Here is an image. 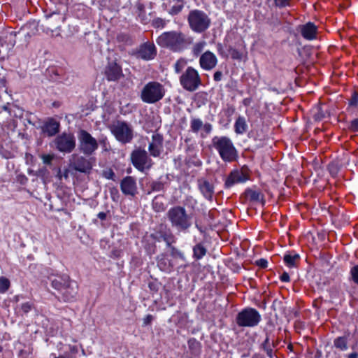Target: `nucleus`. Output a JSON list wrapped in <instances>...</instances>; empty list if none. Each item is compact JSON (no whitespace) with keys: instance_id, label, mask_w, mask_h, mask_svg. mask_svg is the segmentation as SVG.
<instances>
[{"instance_id":"nucleus-28","label":"nucleus","mask_w":358,"mask_h":358,"mask_svg":"<svg viewBox=\"0 0 358 358\" xmlns=\"http://www.w3.org/2000/svg\"><path fill=\"white\" fill-rule=\"evenodd\" d=\"M136 9H137V17L138 19L143 23V24H148L150 20V14H147L145 10V6L141 3H136Z\"/></svg>"},{"instance_id":"nucleus-35","label":"nucleus","mask_w":358,"mask_h":358,"mask_svg":"<svg viewBox=\"0 0 358 358\" xmlns=\"http://www.w3.org/2000/svg\"><path fill=\"white\" fill-rule=\"evenodd\" d=\"M176 3L170 8V14L174 15L181 12L184 7V0H175Z\"/></svg>"},{"instance_id":"nucleus-49","label":"nucleus","mask_w":358,"mask_h":358,"mask_svg":"<svg viewBox=\"0 0 358 358\" xmlns=\"http://www.w3.org/2000/svg\"><path fill=\"white\" fill-rule=\"evenodd\" d=\"M255 264L261 268H265L267 267L268 262L265 259H260L255 261Z\"/></svg>"},{"instance_id":"nucleus-27","label":"nucleus","mask_w":358,"mask_h":358,"mask_svg":"<svg viewBox=\"0 0 358 358\" xmlns=\"http://www.w3.org/2000/svg\"><path fill=\"white\" fill-rule=\"evenodd\" d=\"M262 320L259 312L252 308H248V327H255L258 325Z\"/></svg>"},{"instance_id":"nucleus-58","label":"nucleus","mask_w":358,"mask_h":358,"mask_svg":"<svg viewBox=\"0 0 358 358\" xmlns=\"http://www.w3.org/2000/svg\"><path fill=\"white\" fill-rule=\"evenodd\" d=\"M97 217L101 220H106V214L104 213V212H100L98 215H97Z\"/></svg>"},{"instance_id":"nucleus-2","label":"nucleus","mask_w":358,"mask_h":358,"mask_svg":"<svg viewBox=\"0 0 358 358\" xmlns=\"http://www.w3.org/2000/svg\"><path fill=\"white\" fill-rule=\"evenodd\" d=\"M166 216L172 227L178 231L187 232L192 226V217L180 206L170 208Z\"/></svg>"},{"instance_id":"nucleus-41","label":"nucleus","mask_w":358,"mask_h":358,"mask_svg":"<svg viewBox=\"0 0 358 358\" xmlns=\"http://www.w3.org/2000/svg\"><path fill=\"white\" fill-rule=\"evenodd\" d=\"M161 236L163 241H164L169 246L171 245V243L175 242V237L173 235V234L170 231L165 232L164 234H162Z\"/></svg>"},{"instance_id":"nucleus-14","label":"nucleus","mask_w":358,"mask_h":358,"mask_svg":"<svg viewBox=\"0 0 358 358\" xmlns=\"http://www.w3.org/2000/svg\"><path fill=\"white\" fill-rule=\"evenodd\" d=\"M186 143L185 152L187 156V161L189 163L193 164L194 166H200L201 162L197 157V146L195 141H192L189 138L185 139Z\"/></svg>"},{"instance_id":"nucleus-51","label":"nucleus","mask_w":358,"mask_h":358,"mask_svg":"<svg viewBox=\"0 0 358 358\" xmlns=\"http://www.w3.org/2000/svg\"><path fill=\"white\" fill-rule=\"evenodd\" d=\"M103 176L107 179L113 180V178L115 177V173L113 171V170L109 169L107 171H104L103 173Z\"/></svg>"},{"instance_id":"nucleus-4","label":"nucleus","mask_w":358,"mask_h":358,"mask_svg":"<svg viewBox=\"0 0 358 358\" xmlns=\"http://www.w3.org/2000/svg\"><path fill=\"white\" fill-rule=\"evenodd\" d=\"M189 28L195 33H203L210 26L211 20L203 10L194 9L189 11L187 16Z\"/></svg>"},{"instance_id":"nucleus-8","label":"nucleus","mask_w":358,"mask_h":358,"mask_svg":"<svg viewBox=\"0 0 358 358\" xmlns=\"http://www.w3.org/2000/svg\"><path fill=\"white\" fill-rule=\"evenodd\" d=\"M112 134L120 143L126 144L130 143L134 137V131L131 126L124 121H117L110 127Z\"/></svg>"},{"instance_id":"nucleus-24","label":"nucleus","mask_w":358,"mask_h":358,"mask_svg":"<svg viewBox=\"0 0 358 358\" xmlns=\"http://www.w3.org/2000/svg\"><path fill=\"white\" fill-rule=\"evenodd\" d=\"M51 285L55 289L63 292L70 287V280L68 275L57 276L51 280Z\"/></svg>"},{"instance_id":"nucleus-52","label":"nucleus","mask_w":358,"mask_h":358,"mask_svg":"<svg viewBox=\"0 0 358 358\" xmlns=\"http://www.w3.org/2000/svg\"><path fill=\"white\" fill-rule=\"evenodd\" d=\"M153 320V316L152 315H146L143 319V325L147 326L151 324Z\"/></svg>"},{"instance_id":"nucleus-15","label":"nucleus","mask_w":358,"mask_h":358,"mask_svg":"<svg viewBox=\"0 0 358 358\" xmlns=\"http://www.w3.org/2000/svg\"><path fill=\"white\" fill-rule=\"evenodd\" d=\"M217 62L216 55L209 50L201 54L199 58L200 67L205 71L213 69L217 66Z\"/></svg>"},{"instance_id":"nucleus-22","label":"nucleus","mask_w":358,"mask_h":358,"mask_svg":"<svg viewBox=\"0 0 358 358\" xmlns=\"http://www.w3.org/2000/svg\"><path fill=\"white\" fill-rule=\"evenodd\" d=\"M198 186L201 193L208 200L211 201L214 194V186L206 179L198 180Z\"/></svg>"},{"instance_id":"nucleus-20","label":"nucleus","mask_w":358,"mask_h":358,"mask_svg":"<svg viewBox=\"0 0 358 358\" xmlns=\"http://www.w3.org/2000/svg\"><path fill=\"white\" fill-rule=\"evenodd\" d=\"M120 188L125 195L134 196L137 193L136 180L131 176L124 178L120 182Z\"/></svg>"},{"instance_id":"nucleus-42","label":"nucleus","mask_w":358,"mask_h":358,"mask_svg":"<svg viewBox=\"0 0 358 358\" xmlns=\"http://www.w3.org/2000/svg\"><path fill=\"white\" fill-rule=\"evenodd\" d=\"M237 322L240 326H246V309H243L242 311L238 314L237 318Z\"/></svg>"},{"instance_id":"nucleus-48","label":"nucleus","mask_w":358,"mask_h":358,"mask_svg":"<svg viewBox=\"0 0 358 358\" xmlns=\"http://www.w3.org/2000/svg\"><path fill=\"white\" fill-rule=\"evenodd\" d=\"M32 308V305L29 302L24 303L21 305V310L24 313H29Z\"/></svg>"},{"instance_id":"nucleus-6","label":"nucleus","mask_w":358,"mask_h":358,"mask_svg":"<svg viewBox=\"0 0 358 358\" xmlns=\"http://www.w3.org/2000/svg\"><path fill=\"white\" fill-rule=\"evenodd\" d=\"M180 83L185 90L194 92L201 85L202 81L198 71L188 66L180 76Z\"/></svg>"},{"instance_id":"nucleus-53","label":"nucleus","mask_w":358,"mask_h":358,"mask_svg":"<svg viewBox=\"0 0 358 358\" xmlns=\"http://www.w3.org/2000/svg\"><path fill=\"white\" fill-rule=\"evenodd\" d=\"M222 76H223L222 72L220 71H217L215 72V73L213 75V79L215 81L218 82L222 80Z\"/></svg>"},{"instance_id":"nucleus-23","label":"nucleus","mask_w":358,"mask_h":358,"mask_svg":"<svg viewBox=\"0 0 358 358\" xmlns=\"http://www.w3.org/2000/svg\"><path fill=\"white\" fill-rule=\"evenodd\" d=\"M59 122L52 118L48 119L42 127V131L48 136H55L59 131Z\"/></svg>"},{"instance_id":"nucleus-40","label":"nucleus","mask_w":358,"mask_h":358,"mask_svg":"<svg viewBox=\"0 0 358 358\" xmlns=\"http://www.w3.org/2000/svg\"><path fill=\"white\" fill-rule=\"evenodd\" d=\"M348 106L352 108H357L358 106V92L354 91L349 99Z\"/></svg>"},{"instance_id":"nucleus-56","label":"nucleus","mask_w":358,"mask_h":358,"mask_svg":"<svg viewBox=\"0 0 358 358\" xmlns=\"http://www.w3.org/2000/svg\"><path fill=\"white\" fill-rule=\"evenodd\" d=\"M248 282L250 285V287L252 288V289H256L257 288V284L256 282V281L252 278H250L248 280Z\"/></svg>"},{"instance_id":"nucleus-3","label":"nucleus","mask_w":358,"mask_h":358,"mask_svg":"<svg viewBox=\"0 0 358 358\" xmlns=\"http://www.w3.org/2000/svg\"><path fill=\"white\" fill-rule=\"evenodd\" d=\"M212 146L217 151L220 158L225 162H232L238 158V152L231 140L227 136H214Z\"/></svg>"},{"instance_id":"nucleus-31","label":"nucleus","mask_w":358,"mask_h":358,"mask_svg":"<svg viewBox=\"0 0 358 358\" xmlns=\"http://www.w3.org/2000/svg\"><path fill=\"white\" fill-rule=\"evenodd\" d=\"M152 208L155 212H162L165 210V205L162 200V196H156L152 203Z\"/></svg>"},{"instance_id":"nucleus-55","label":"nucleus","mask_w":358,"mask_h":358,"mask_svg":"<svg viewBox=\"0 0 358 358\" xmlns=\"http://www.w3.org/2000/svg\"><path fill=\"white\" fill-rule=\"evenodd\" d=\"M281 281L282 282H289L290 278L289 274L287 272H284L280 277Z\"/></svg>"},{"instance_id":"nucleus-60","label":"nucleus","mask_w":358,"mask_h":358,"mask_svg":"<svg viewBox=\"0 0 358 358\" xmlns=\"http://www.w3.org/2000/svg\"><path fill=\"white\" fill-rule=\"evenodd\" d=\"M99 141H100L101 143L103 144V146H105L106 142L107 141V138H104L100 140Z\"/></svg>"},{"instance_id":"nucleus-21","label":"nucleus","mask_w":358,"mask_h":358,"mask_svg":"<svg viewBox=\"0 0 358 358\" xmlns=\"http://www.w3.org/2000/svg\"><path fill=\"white\" fill-rule=\"evenodd\" d=\"M163 148V137L159 134H153L152 141L149 144L148 150L155 157H159Z\"/></svg>"},{"instance_id":"nucleus-9","label":"nucleus","mask_w":358,"mask_h":358,"mask_svg":"<svg viewBox=\"0 0 358 358\" xmlns=\"http://www.w3.org/2000/svg\"><path fill=\"white\" fill-rule=\"evenodd\" d=\"M225 48L228 55L234 60L241 61L246 53L244 39L242 37L236 36L233 40L227 41Z\"/></svg>"},{"instance_id":"nucleus-33","label":"nucleus","mask_w":358,"mask_h":358,"mask_svg":"<svg viewBox=\"0 0 358 358\" xmlns=\"http://www.w3.org/2000/svg\"><path fill=\"white\" fill-rule=\"evenodd\" d=\"M193 252L194 257L196 259H200L206 255V249L201 243H198L193 248Z\"/></svg>"},{"instance_id":"nucleus-30","label":"nucleus","mask_w":358,"mask_h":358,"mask_svg":"<svg viewBox=\"0 0 358 358\" xmlns=\"http://www.w3.org/2000/svg\"><path fill=\"white\" fill-rule=\"evenodd\" d=\"M300 259V257L298 254H285L283 257V260L286 266L288 267L296 266Z\"/></svg>"},{"instance_id":"nucleus-63","label":"nucleus","mask_w":358,"mask_h":358,"mask_svg":"<svg viewBox=\"0 0 358 358\" xmlns=\"http://www.w3.org/2000/svg\"><path fill=\"white\" fill-rule=\"evenodd\" d=\"M288 348H289V349H290L291 350H292V345H289L288 346Z\"/></svg>"},{"instance_id":"nucleus-43","label":"nucleus","mask_w":358,"mask_h":358,"mask_svg":"<svg viewBox=\"0 0 358 358\" xmlns=\"http://www.w3.org/2000/svg\"><path fill=\"white\" fill-rule=\"evenodd\" d=\"M350 275L353 282L358 285V265H356L351 268Z\"/></svg>"},{"instance_id":"nucleus-47","label":"nucleus","mask_w":358,"mask_h":358,"mask_svg":"<svg viewBox=\"0 0 358 358\" xmlns=\"http://www.w3.org/2000/svg\"><path fill=\"white\" fill-rule=\"evenodd\" d=\"M157 264L161 270L166 271L169 268V266L167 265L165 259L162 258L159 259L157 262Z\"/></svg>"},{"instance_id":"nucleus-16","label":"nucleus","mask_w":358,"mask_h":358,"mask_svg":"<svg viewBox=\"0 0 358 358\" xmlns=\"http://www.w3.org/2000/svg\"><path fill=\"white\" fill-rule=\"evenodd\" d=\"M246 180V169L243 166L241 169L233 170L225 180V186L231 187L235 184L244 182Z\"/></svg>"},{"instance_id":"nucleus-36","label":"nucleus","mask_w":358,"mask_h":358,"mask_svg":"<svg viewBox=\"0 0 358 358\" xmlns=\"http://www.w3.org/2000/svg\"><path fill=\"white\" fill-rule=\"evenodd\" d=\"M206 43L205 41H199L196 43L192 48V53L194 56L197 57L203 51Z\"/></svg>"},{"instance_id":"nucleus-17","label":"nucleus","mask_w":358,"mask_h":358,"mask_svg":"<svg viewBox=\"0 0 358 358\" xmlns=\"http://www.w3.org/2000/svg\"><path fill=\"white\" fill-rule=\"evenodd\" d=\"M298 30L306 40L312 41L317 37L318 29L313 22H308L304 24L299 25Z\"/></svg>"},{"instance_id":"nucleus-62","label":"nucleus","mask_w":358,"mask_h":358,"mask_svg":"<svg viewBox=\"0 0 358 358\" xmlns=\"http://www.w3.org/2000/svg\"><path fill=\"white\" fill-rule=\"evenodd\" d=\"M71 298H73V296H71V297H68V296H66V299L65 300L69 301V300H70Z\"/></svg>"},{"instance_id":"nucleus-13","label":"nucleus","mask_w":358,"mask_h":358,"mask_svg":"<svg viewBox=\"0 0 358 358\" xmlns=\"http://www.w3.org/2000/svg\"><path fill=\"white\" fill-rule=\"evenodd\" d=\"M189 131L194 134H198L199 131H201V137L206 138L211 132L212 125L210 123L203 124V121L199 118H192Z\"/></svg>"},{"instance_id":"nucleus-54","label":"nucleus","mask_w":358,"mask_h":358,"mask_svg":"<svg viewBox=\"0 0 358 358\" xmlns=\"http://www.w3.org/2000/svg\"><path fill=\"white\" fill-rule=\"evenodd\" d=\"M165 25V22L162 19L157 18L154 21V26L156 27H164Z\"/></svg>"},{"instance_id":"nucleus-7","label":"nucleus","mask_w":358,"mask_h":358,"mask_svg":"<svg viewBox=\"0 0 358 358\" xmlns=\"http://www.w3.org/2000/svg\"><path fill=\"white\" fill-rule=\"evenodd\" d=\"M78 140L80 152L86 156L93 155L99 148L97 140L85 129L78 131Z\"/></svg>"},{"instance_id":"nucleus-44","label":"nucleus","mask_w":358,"mask_h":358,"mask_svg":"<svg viewBox=\"0 0 358 358\" xmlns=\"http://www.w3.org/2000/svg\"><path fill=\"white\" fill-rule=\"evenodd\" d=\"M348 129L352 132L358 133V117L353 119L350 121Z\"/></svg>"},{"instance_id":"nucleus-50","label":"nucleus","mask_w":358,"mask_h":358,"mask_svg":"<svg viewBox=\"0 0 358 358\" xmlns=\"http://www.w3.org/2000/svg\"><path fill=\"white\" fill-rule=\"evenodd\" d=\"M41 158L44 164H50L53 159V156L51 155H43Z\"/></svg>"},{"instance_id":"nucleus-64","label":"nucleus","mask_w":358,"mask_h":358,"mask_svg":"<svg viewBox=\"0 0 358 358\" xmlns=\"http://www.w3.org/2000/svg\"><path fill=\"white\" fill-rule=\"evenodd\" d=\"M243 103L244 104H246V99H243Z\"/></svg>"},{"instance_id":"nucleus-37","label":"nucleus","mask_w":358,"mask_h":358,"mask_svg":"<svg viewBox=\"0 0 358 358\" xmlns=\"http://www.w3.org/2000/svg\"><path fill=\"white\" fill-rule=\"evenodd\" d=\"M273 345V344L270 343L268 337H266L264 343L262 344V348L270 358H272Z\"/></svg>"},{"instance_id":"nucleus-10","label":"nucleus","mask_w":358,"mask_h":358,"mask_svg":"<svg viewBox=\"0 0 358 358\" xmlns=\"http://www.w3.org/2000/svg\"><path fill=\"white\" fill-rule=\"evenodd\" d=\"M131 159L134 166L141 172L150 169L153 165L152 159L145 150H134L131 155Z\"/></svg>"},{"instance_id":"nucleus-25","label":"nucleus","mask_w":358,"mask_h":358,"mask_svg":"<svg viewBox=\"0 0 358 358\" xmlns=\"http://www.w3.org/2000/svg\"><path fill=\"white\" fill-rule=\"evenodd\" d=\"M248 198L250 202L255 204H264V194L262 189L257 187L248 188Z\"/></svg>"},{"instance_id":"nucleus-57","label":"nucleus","mask_w":358,"mask_h":358,"mask_svg":"<svg viewBox=\"0 0 358 358\" xmlns=\"http://www.w3.org/2000/svg\"><path fill=\"white\" fill-rule=\"evenodd\" d=\"M69 350L70 352L73 355H76L78 352V348L76 345H69Z\"/></svg>"},{"instance_id":"nucleus-18","label":"nucleus","mask_w":358,"mask_h":358,"mask_svg":"<svg viewBox=\"0 0 358 358\" xmlns=\"http://www.w3.org/2000/svg\"><path fill=\"white\" fill-rule=\"evenodd\" d=\"M73 168L80 173H90L92 169V164L90 159H87L83 156L73 155L72 162Z\"/></svg>"},{"instance_id":"nucleus-39","label":"nucleus","mask_w":358,"mask_h":358,"mask_svg":"<svg viewBox=\"0 0 358 358\" xmlns=\"http://www.w3.org/2000/svg\"><path fill=\"white\" fill-rule=\"evenodd\" d=\"M187 64V62L183 59H178L176 64H174V70L176 73H180L182 72V69L185 68V66Z\"/></svg>"},{"instance_id":"nucleus-32","label":"nucleus","mask_w":358,"mask_h":358,"mask_svg":"<svg viewBox=\"0 0 358 358\" xmlns=\"http://www.w3.org/2000/svg\"><path fill=\"white\" fill-rule=\"evenodd\" d=\"M334 346L340 350H346L348 349V340L345 336H339L334 341Z\"/></svg>"},{"instance_id":"nucleus-5","label":"nucleus","mask_w":358,"mask_h":358,"mask_svg":"<svg viewBox=\"0 0 358 358\" xmlns=\"http://www.w3.org/2000/svg\"><path fill=\"white\" fill-rule=\"evenodd\" d=\"M166 90L162 84L157 81L148 83L141 91V98L147 103H155L163 99Z\"/></svg>"},{"instance_id":"nucleus-29","label":"nucleus","mask_w":358,"mask_h":358,"mask_svg":"<svg viewBox=\"0 0 358 358\" xmlns=\"http://www.w3.org/2000/svg\"><path fill=\"white\" fill-rule=\"evenodd\" d=\"M189 350L194 357H198L201 351V343L197 341L195 338H190L188 341Z\"/></svg>"},{"instance_id":"nucleus-38","label":"nucleus","mask_w":358,"mask_h":358,"mask_svg":"<svg viewBox=\"0 0 358 358\" xmlns=\"http://www.w3.org/2000/svg\"><path fill=\"white\" fill-rule=\"evenodd\" d=\"M10 280L5 277H0V292L5 293L10 287Z\"/></svg>"},{"instance_id":"nucleus-12","label":"nucleus","mask_w":358,"mask_h":358,"mask_svg":"<svg viewBox=\"0 0 358 358\" xmlns=\"http://www.w3.org/2000/svg\"><path fill=\"white\" fill-rule=\"evenodd\" d=\"M103 73L109 82H116L124 77L122 68L116 61H109L105 66Z\"/></svg>"},{"instance_id":"nucleus-11","label":"nucleus","mask_w":358,"mask_h":358,"mask_svg":"<svg viewBox=\"0 0 358 358\" xmlns=\"http://www.w3.org/2000/svg\"><path fill=\"white\" fill-rule=\"evenodd\" d=\"M54 143L59 152L70 153L76 147V138L71 133H62L55 138Z\"/></svg>"},{"instance_id":"nucleus-34","label":"nucleus","mask_w":358,"mask_h":358,"mask_svg":"<svg viewBox=\"0 0 358 358\" xmlns=\"http://www.w3.org/2000/svg\"><path fill=\"white\" fill-rule=\"evenodd\" d=\"M235 132L236 134H243L246 129V123L244 117H238L236 121L235 125Z\"/></svg>"},{"instance_id":"nucleus-19","label":"nucleus","mask_w":358,"mask_h":358,"mask_svg":"<svg viewBox=\"0 0 358 358\" xmlns=\"http://www.w3.org/2000/svg\"><path fill=\"white\" fill-rule=\"evenodd\" d=\"M157 54L156 48L153 43H145L142 44L137 52L136 56L144 60H150L154 59Z\"/></svg>"},{"instance_id":"nucleus-26","label":"nucleus","mask_w":358,"mask_h":358,"mask_svg":"<svg viewBox=\"0 0 358 358\" xmlns=\"http://www.w3.org/2000/svg\"><path fill=\"white\" fill-rule=\"evenodd\" d=\"M165 184L159 180H148L145 186V192L150 194L154 192H160L164 189Z\"/></svg>"},{"instance_id":"nucleus-1","label":"nucleus","mask_w":358,"mask_h":358,"mask_svg":"<svg viewBox=\"0 0 358 358\" xmlns=\"http://www.w3.org/2000/svg\"><path fill=\"white\" fill-rule=\"evenodd\" d=\"M192 37L180 31H168L161 34L157 39V43L174 52H180L192 43Z\"/></svg>"},{"instance_id":"nucleus-46","label":"nucleus","mask_w":358,"mask_h":358,"mask_svg":"<svg viewBox=\"0 0 358 358\" xmlns=\"http://www.w3.org/2000/svg\"><path fill=\"white\" fill-rule=\"evenodd\" d=\"M291 0H274V3L277 7L284 8L290 5Z\"/></svg>"},{"instance_id":"nucleus-61","label":"nucleus","mask_w":358,"mask_h":358,"mask_svg":"<svg viewBox=\"0 0 358 358\" xmlns=\"http://www.w3.org/2000/svg\"><path fill=\"white\" fill-rule=\"evenodd\" d=\"M54 358H66V357L63 356V355H60L59 357H55Z\"/></svg>"},{"instance_id":"nucleus-59","label":"nucleus","mask_w":358,"mask_h":358,"mask_svg":"<svg viewBox=\"0 0 358 358\" xmlns=\"http://www.w3.org/2000/svg\"><path fill=\"white\" fill-rule=\"evenodd\" d=\"M348 358H358V353L352 352L348 355Z\"/></svg>"},{"instance_id":"nucleus-45","label":"nucleus","mask_w":358,"mask_h":358,"mask_svg":"<svg viewBox=\"0 0 358 358\" xmlns=\"http://www.w3.org/2000/svg\"><path fill=\"white\" fill-rule=\"evenodd\" d=\"M262 295L260 292L258 290H255L252 297L251 298V300L255 303V305H257L259 307H261V303L259 301V299L261 298Z\"/></svg>"}]
</instances>
